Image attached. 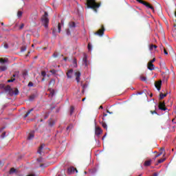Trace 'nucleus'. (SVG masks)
I'll list each match as a JSON object with an SVG mask.
<instances>
[{
	"instance_id": "4be33fe9",
	"label": "nucleus",
	"mask_w": 176,
	"mask_h": 176,
	"mask_svg": "<svg viewBox=\"0 0 176 176\" xmlns=\"http://www.w3.org/2000/svg\"><path fill=\"white\" fill-rule=\"evenodd\" d=\"M6 91H12L13 89H12V87L10 85H7L5 88Z\"/></svg>"
},
{
	"instance_id": "e2e57ef3",
	"label": "nucleus",
	"mask_w": 176,
	"mask_h": 176,
	"mask_svg": "<svg viewBox=\"0 0 176 176\" xmlns=\"http://www.w3.org/2000/svg\"><path fill=\"white\" fill-rule=\"evenodd\" d=\"M67 60H68V58H67V57L64 58L65 61H67Z\"/></svg>"
},
{
	"instance_id": "9d476101",
	"label": "nucleus",
	"mask_w": 176,
	"mask_h": 176,
	"mask_svg": "<svg viewBox=\"0 0 176 176\" xmlns=\"http://www.w3.org/2000/svg\"><path fill=\"white\" fill-rule=\"evenodd\" d=\"M82 63L85 67H87V54H83Z\"/></svg>"
},
{
	"instance_id": "f03ea898",
	"label": "nucleus",
	"mask_w": 176,
	"mask_h": 176,
	"mask_svg": "<svg viewBox=\"0 0 176 176\" xmlns=\"http://www.w3.org/2000/svg\"><path fill=\"white\" fill-rule=\"evenodd\" d=\"M47 16H48L47 12H45L44 15L41 18V21L45 28H47V27H49V19L47 18Z\"/></svg>"
},
{
	"instance_id": "f704fd0d",
	"label": "nucleus",
	"mask_w": 176,
	"mask_h": 176,
	"mask_svg": "<svg viewBox=\"0 0 176 176\" xmlns=\"http://www.w3.org/2000/svg\"><path fill=\"white\" fill-rule=\"evenodd\" d=\"M58 32H61V23L58 24Z\"/></svg>"
},
{
	"instance_id": "774afa93",
	"label": "nucleus",
	"mask_w": 176,
	"mask_h": 176,
	"mask_svg": "<svg viewBox=\"0 0 176 176\" xmlns=\"http://www.w3.org/2000/svg\"><path fill=\"white\" fill-rule=\"evenodd\" d=\"M103 116H107V113H103Z\"/></svg>"
},
{
	"instance_id": "bf43d9fd",
	"label": "nucleus",
	"mask_w": 176,
	"mask_h": 176,
	"mask_svg": "<svg viewBox=\"0 0 176 176\" xmlns=\"http://www.w3.org/2000/svg\"><path fill=\"white\" fill-rule=\"evenodd\" d=\"M107 113H110V115L113 113L112 112H110L109 110H107Z\"/></svg>"
},
{
	"instance_id": "a19ab883",
	"label": "nucleus",
	"mask_w": 176,
	"mask_h": 176,
	"mask_svg": "<svg viewBox=\"0 0 176 176\" xmlns=\"http://www.w3.org/2000/svg\"><path fill=\"white\" fill-rule=\"evenodd\" d=\"M14 94H15V96H17L19 94V89H15V90L14 91Z\"/></svg>"
},
{
	"instance_id": "0e129e2a",
	"label": "nucleus",
	"mask_w": 176,
	"mask_h": 176,
	"mask_svg": "<svg viewBox=\"0 0 176 176\" xmlns=\"http://www.w3.org/2000/svg\"><path fill=\"white\" fill-rule=\"evenodd\" d=\"M103 108L102 106H100L99 109H102Z\"/></svg>"
},
{
	"instance_id": "2eb2a0df",
	"label": "nucleus",
	"mask_w": 176,
	"mask_h": 176,
	"mask_svg": "<svg viewBox=\"0 0 176 176\" xmlns=\"http://www.w3.org/2000/svg\"><path fill=\"white\" fill-rule=\"evenodd\" d=\"M152 164V160H146L144 162V166L145 167H148Z\"/></svg>"
},
{
	"instance_id": "052dcab7",
	"label": "nucleus",
	"mask_w": 176,
	"mask_h": 176,
	"mask_svg": "<svg viewBox=\"0 0 176 176\" xmlns=\"http://www.w3.org/2000/svg\"><path fill=\"white\" fill-rule=\"evenodd\" d=\"M73 63H74V64H76V59H74V60H73Z\"/></svg>"
},
{
	"instance_id": "aec40b11",
	"label": "nucleus",
	"mask_w": 176,
	"mask_h": 176,
	"mask_svg": "<svg viewBox=\"0 0 176 176\" xmlns=\"http://www.w3.org/2000/svg\"><path fill=\"white\" fill-rule=\"evenodd\" d=\"M32 111H34V109H30L26 114L24 116V119L28 118L29 115L31 113V112H32Z\"/></svg>"
},
{
	"instance_id": "680f3d73",
	"label": "nucleus",
	"mask_w": 176,
	"mask_h": 176,
	"mask_svg": "<svg viewBox=\"0 0 176 176\" xmlns=\"http://www.w3.org/2000/svg\"><path fill=\"white\" fill-rule=\"evenodd\" d=\"M69 129H71V126H67L66 130H69Z\"/></svg>"
},
{
	"instance_id": "20e7f679",
	"label": "nucleus",
	"mask_w": 176,
	"mask_h": 176,
	"mask_svg": "<svg viewBox=\"0 0 176 176\" xmlns=\"http://www.w3.org/2000/svg\"><path fill=\"white\" fill-rule=\"evenodd\" d=\"M104 32H105V28H104V25H102L101 29H99L98 32H95V35H98V36H102V35H104Z\"/></svg>"
},
{
	"instance_id": "2f4dec72",
	"label": "nucleus",
	"mask_w": 176,
	"mask_h": 176,
	"mask_svg": "<svg viewBox=\"0 0 176 176\" xmlns=\"http://www.w3.org/2000/svg\"><path fill=\"white\" fill-rule=\"evenodd\" d=\"M35 99V95H31L30 97H29V100L30 101H32L33 100Z\"/></svg>"
},
{
	"instance_id": "09e8293b",
	"label": "nucleus",
	"mask_w": 176,
	"mask_h": 176,
	"mask_svg": "<svg viewBox=\"0 0 176 176\" xmlns=\"http://www.w3.org/2000/svg\"><path fill=\"white\" fill-rule=\"evenodd\" d=\"M88 50L89 52H91V45H88Z\"/></svg>"
},
{
	"instance_id": "c756f323",
	"label": "nucleus",
	"mask_w": 176,
	"mask_h": 176,
	"mask_svg": "<svg viewBox=\"0 0 176 176\" xmlns=\"http://www.w3.org/2000/svg\"><path fill=\"white\" fill-rule=\"evenodd\" d=\"M14 173H16V169L14 168H11L10 170V174H14Z\"/></svg>"
},
{
	"instance_id": "7c9ffc66",
	"label": "nucleus",
	"mask_w": 176,
	"mask_h": 176,
	"mask_svg": "<svg viewBox=\"0 0 176 176\" xmlns=\"http://www.w3.org/2000/svg\"><path fill=\"white\" fill-rule=\"evenodd\" d=\"M49 126L50 127H53V126H54V121L50 120V122H49Z\"/></svg>"
},
{
	"instance_id": "a18cd8bd",
	"label": "nucleus",
	"mask_w": 176,
	"mask_h": 176,
	"mask_svg": "<svg viewBox=\"0 0 176 176\" xmlns=\"http://www.w3.org/2000/svg\"><path fill=\"white\" fill-rule=\"evenodd\" d=\"M162 155H163V152H162V151L160 152L159 154L156 155H155V158H156V157H159V156H162Z\"/></svg>"
},
{
	"instance_id": "5701e85b",
	"label": "nucleus",
	"mask_w": 176,
	"mask_h": 176,
	"mask_svg": "<svg viewBox=\"0 0 176 176\" xmlns=\"http://www.w3.org/2000/svg\"><path fill=\"white\" fill-rule=\"evenodd\" d=\"M164 97H167V94L161 93L160 94V100H163V98H164Z\"/></svg>"
},
{
	"instance_id": "4468645a",
	"label": "nucleus",
	"mask_w": 176,
	"mask_h": 176,
	"mask_svg": "<svg viewBox=\"0 0 176 176\" xmlns=\"http://www.w3.org/2000/svg\"><path fill=\"white\" fill-rule=\"evenodd\" d=\"M56 85V80L54 79H51L50 82H49V86L50 87H53Z\"/></svg>"
},
{
	"instance_id": "603ef678",
	"label": "nucleus",
	"mask_w": 176,
	"mask_h": 176,
	"mask_svg": "<svg viewBox=\"0 0 176 176\" xmlns=\"http://www.w3.org/2000/svg\"><path fill=\"white\" fill-rule=\"evenodd\" d=\"M160 152H162V153H163V152H165V151H164V148H160Z\"/></svg>"
},
{
	"instance_id": "49530a36",
	"label": "nucleus",
	"mask_w": 176,
	"mask_h": 176,
	"mask_svg": "<svg viewBox=\"0 0 176 176\" xmlns=\"http://www.w3.org/2000/svg\"><path fill=\"white\" fill-rule=\"evenodd\" d=\"M24 28V23H21V25L19 26V30H23Z\"/></svg>"
},
{
	"instance_id": "3c124183",
	"label": "nucleus",
	"mask_w": 176,
	"mask_h": 176,
	"mask_svg": "<svg viewBox=\"0 0 176 176\" xmlns=\"http://www.w3.org/2000/svg\"><path fill=\"white\" fill-rule=\"evenodd\" d=\"M58 56V54H57V52H55L54 54H53V57H57Z\"/></svg>"
},
{
	"instance_id": "ea45409f",
	"label": "nucleus",
	"mask_w": 176,
	"mask_h": 176,
	"mask_svg": "<svg viewBox=\"0 0 176 176\" xmlns=\"http://www.w3.org/2000/svg\"><path fill=\"white\" fill-rule=\"evenodd\" d=\"M155 61H156V58H153L151 60H150L148 63H149L150 64H153V63H155Z\"/></svg>"
},
{
	"instance_id": "e433bc0d",
	"label": "nucleus",
	"mask_w": 176,
	"mask_h": 176,
	"mask_svg": "<svg viewBox=\"0 0 176 176\" xmlns=\"http://www.w3.org/2000/svg\"><path fill=\"white\" fill-rule=\"evenodd\" d=\"M28 86V87H33L34 83L32 82H29Z\"/></svg>"
},
{
	"instance_id": "13d9d810",
	"label": "nucleus",
	"mask_w": 176,
	"mask_h": 176,
	"mask_svg": "<svg viewBox=\"0 0 176 176\" xmlns=\"http://www.w3.org/2000/svg\"><path fill=\"white\" fill-rule=\"evenodd\" d=\"M16 76H17V74H14L12 75V78H16Z\"/></svg>"
},
{
	"instance_id": "cd10ccee",
	"label": "nucleus",
	"mask_w": 176,
	"mask_h": 176,
	"mask_svg": "<svg viewBox=\"0 0 176 176\" xmlns=\"http://www.w3.org/2000/svg\"><path fill=\"white\" fill-rule=\"evenodd\" d=\"M74 111H75V107H74V106L70 107V115H72Z\"/></svg>"
},
{
	"instance_id": "473e14b6",
	"label": "nucleus",
	"mask_w": 176,
	"mask_h": 176,
	"mask_svg": "<svg viewBox=\"0 0 176 176\" xmlns=\"http://www.w3.org/2000/svg\"><path fill=\"white\" fill-rule=\"evenodd\" d=\"M21 16H23V12L19 10L17 12V16L21 17Z\"/></svg>"
},
{
	"instance_id": "37998d69",
	"label": "nucleus",
	"mask_w": 176,
	"mask_h": 176,
	"mask_svg": "<svg viewBox=\"0 0 176 176\" xmlns=\"http://www.w3.org/2000/svg\"><path fill=\"white\" fill-rule=\"evenodd\" d=\"M1 138H5V137H6V132H3L1 135Z\"/></svg>"
},
{
	"instance_id": "de8ad7c7",
	"label": "nucleus",
	"mask_w": 176,
	"mask_h": 176,
	"mask_svg": "<svg viewBox=\"0 0 176 176\" xmlns=\"http://www.w3.org/2000/svg\"><path fill=\"white\" fill-rule=\"evenodd\" d=\"M150 112H151V113L152 115H154V113H155V115H157V112H156L155 110H154V111H151Z\"/></svg>"
},
{
	"instance_id": "c03bdc74",
	"label": "nucleus",
	"mask_w": 176,
	"mask_h": 176,
	"mask_svg": "<svg viewBox=\"0 0 176 176\" xmlns=\"http://www.w3.org/2000/svg\"><path fill=\"white\" fill-rule=\"evenodd\" d=\"M66 34L67 35H71V31H69V29L66 30Z\"/></svg>"
},
{
	"instance_id": "f257e3e1",
	"label": "nucleus",
	"mask_w": 176,
	"mask_h": 176,
	"mask_svg": "<svg viewBox=\"0 0 176 176\" xmlns=\"http://www.w3.org/2000/svg\"><path fill=\"white\" fill-rule=\"evenodd\" d=\"M87 9H93L97 13V9L101 6V3H97L96 0H87Z\"/></svg>"
},
{
	"instance_id": "39448f33",
	"label": "nucleus",
	"mask_w": 176,
	"mask_h": 176,
	"mask_svg": "<svg viewBox=\"0 0 176 176\" xmlns=\"http://www.w3.org/2000/svg\"><path fill=\"white\" fill-rule=\"evenodd\" d=\"M158 108L160 111H167V107H166V103H164V102H160L158 105Z\"/></svg>"
},
{
	"instance_id": "0eeeda50",
	"label": "nucleus",
	"mask_w": 176,
	"mask_h": 176,
	"mask_svg": "<svg viewBox=\"0 0 176 176\" xmlns=\"http://www.w3.org/2000/svg\"><path fill=\"white\" fill-rule=\"evenodd\" d=\"M155 87H156L157 90H158V91H160V89H162V80L155 82Z\"/></svg>"
},
{
	"instance_id": "72a5a7b5",
	"label": "nucleus",
	"mask_w": 176,
	"mask_h": 176,
	"mask_svg": "<svg viewBox=\"0 0 176 176\" xmlns=\"http://www.w3.org/2000/svg\"><path fill=\"white\" fill-rule=\"evenodd\" d=\"M166 160V157H164V158H161L158 160V163L160 164V163H163V162H164Z\"/></svg>"
},
{
	"instance_id": "864d4df0",
	"label": "nucleus",
	"mask_w": 176,
	"mask_h": 176,
	"mask_svg": "<svg viewBox=\"0 0 176 176\" xmlns=\"http://www.w3.org/2000/svg\"><path fill=\"white\" fill-rule=\"evenodd\" d=\"M3 162L0 161V167H3Z\"/></svg>"
},
{
	"instance_id": "9b49d317",
	"label": "nucleus",
	"mask_w": 176,
	"mask_h": 176,
	"mask_svg": "<svg viewBox=\"0 0 176 176\" xmlns=\"http://www.w3.org/2000/svg\"><path fill=\"white\" fill-rule=\"evenodd\" d=\"M7 49H9V45H1L0 46L1 52H5V50H7Z\"/></svg>"
},
{
	"instance_id": "6e6552de",
	"label": "nucleus",
	"mask_w": 176,
	"mask_h": 176,
	"mask_svg": "<svg viewBox=\"0 0 176 176\" xmlns=\"http://www.w3.org/2000/svg\"><path fill=\"white\" fill-rule=\"evenodd\" d=\"M75 171H76V173H78V170L73 166H71V167L68 168V169H67V173L69 174H72V173H75Z\"/></svg>"
},
{
	"instance_id": "b1692460",
	"label": "nucleus",
	"mask_w": 176,
	"mask_h": 176,
	"mask_svg": "<svg viewBox=\"0 0 176 176\" xmlns=\"http://www.w3.org/2000/svg\"><path fill=\"white\" fill-rule=\"evenodd\" d=\"M0 63L1 64H5V63H8V58H0Z\"/></svg>"
},
{
	"instance_id": "423d86ee",
	"label": "nucleus",
	"mask_w": 176,
	"mask_h": 176,
	"mask_svg": "<svg viewBox=\"0 0 176 176\" xmlns=\"http://www.w3.org/2000/svg\"><path fill=\"white\" fill-rule=\"evenodd\" d=\"M66 75H67L68 79H72V77L74 76V69H69L66 73Z\"/></svg>"
},
{
	"instance_id": "6ab92c4d",
	"label": "nucleus",
	"mask_w": 176,
	"mask_h": 176,
	"mask_svg": "<svg viewBox=\"0 0 176 176\" xmlns=\"http://www.w3.org/2000/svg\"><path fill=\"white\" fill-rule=\"evenodd\" d=\"M34 137H35V135H34V132H32L29 133L28 140H34Z\"/></svg>"
},
{
	"instance_id": "5fc2aeb1",
	"label": "nucleus",
	"mask_w": 176,
	"mask_h": 176,
	"mask_svg": "<svg viewBox=\"0 0 176 176\" xmlns=\"http://www.w3.org/2000/svg\"><path fill=\"white\" fill-rule=\"evenodd\" d=\"M13 82V80H12V78H10V80H8V83H10Z\"/></svg>"
},
{
	"instance_id": "8fccbe9b",
	"label": "nucleus",
	"mask_w": 176,
	"mask_h": 176,
	"mask_svg": "<svg viewBox=\"0 0 176 176\" xmlns=\"http://www.w3.org/2000/svg\"><path fill=\"white\" fill-rule=\"evenodd\" d=\"M49 118V113H46L45 115L44 116V119H47Z\"/></svg>"
},
{
	"instance_id": "4d7b16f0",
	"label": "nucleus",
	"mask_w": 176,
	"mask_h": 176,
	"mask_svg": "<svg viewBox=\"0 0 176 176\" xmlns=\"http://www.w3.org/2000/svg\"><path fill=\"white\" fill-rule=\"evenodd\" d=\"M164 54H168V52H167V51L166 50H164Z\"/></svg>"
},
{
	"instance_id": "58836bf2",
	"label": "nucleus",
	"mask_w": 176,
	"mask_h": 176,
	"mask_svg": "<svg viewBox=\"0 0 176 176\" xmlns=\"http://www.w3.org/2000/svg\"><path fill=\"white\" fill-rule=\"evenodd\" d=\"M102 126L103 129H105L107 130V124L105 122H102Z\"/></svg>"
},
{
	"instance_id": "ddd939ff",
	"label": "nucleus",
	"mask_w": 176,
	"mask_h": 176,
	"mask_svg": "<svg viewBox=\"0 0 176 176\" xmlns=\"http://www.w3.org/2000/svg\"><path fill=\"white\" fill-rule=\"evenodd\" d=\"M147 68L148 69H149L150 71H153V69H155V65H153V63H148L147 64Z\"/></svg>"
},
{
	"instance_id": "a878e982",
	"label": "nucleus",
	"mask_w": 176,
	"mask_h": 176,
	"mask_svg": "<svg viewBox=\"0 0 176 176\" xmlns=\"http://www.w3.org/2000/svg\"><path fill=\"white\" fill-rule=\"evenodd\" d=\"M150 50H153V49H157V45H151L149 47Z\"/></svg>"
},
{
	"instance_id": "6e6d98bb",
	"label": "nucleus",
	"mask_w": 176,
	"mask_h": 176,
	"mask_svg": "<svg viewBox=\"0 0 176 176\" xmlns=\"http://www.w3.org/2000/svg\"><path fill=\"white\" fill-rule=\"evenodd\" d=\"M11 80H13V82H14L16 80V78H14V77H11Z\"/></svg>"
},
{
	"instance_id": "a211bd4d",
	"label": "nucleus",
	"mask_w": 176,
	"mask_h": 176,
	"mask_svg": "<svg viewBox=\"0 0 176 176\" xmlns=\"http://www.w3.org/2000/svg\"><path fill=\"white\" fill-rule=\"evenodd\" d=\"M69 28H75V27H76V23L74 21H71L69 23Z\"/></svg>"
},
{
	"instance_id": "f8f14e48",
	"label": "nucleus",
	"mask_w": 176,
	"mask_h": 176,
	"mask_svg": "<svg viewBox=\"0 0 176 176\" xmlns=\"http://www.w3.org/2000/svg\"><path fill=\"white\" fill-rule=\"evenodd\" d=\"M102 133V130H101L100 127L96 126V131H95V134L96 135H100Z\"/></svg>"
},
{
	"instance_id": "c9c22d12",
	"label": "nucleus",
	"mask_w": 176,
	"mask_h": 176,
	"mask_svg": "<svg viewBox=\"0 0 176 176\" xmlns=\"http://www.w3.org/2000/svg\"><path fill=\"white\" fill-rule=\"evenodd\" d=\"M25 50H27V47H25V46H23L21 48V52H25Z\"/></svg>"
},
{
	"instance_id": "7ed1b4c3",
	"label": "nucleus",
	"mask_w": 176,
	"mask_h": 176,
	"mask_svg": "<svg viewBox=\"0 0 176 176\" xmlns=\"http://www.w3.org/2000/svg\"><path fill=\"white\" fill-rule=\"evenodd\" d=\"M136 1H137V2H139V3H142V5H144V6H146V8L151 9V10H153V12H155V8H153V6H151V4H149V3L144 1L143 0H136Z\"/></svg>"
},
{
	"instance_id": "bb28decb",
	"label": "nucleus",
	"mask_w": 176,
	"mask_h": 176,
	"mask_svg": "<svg viewBox=\"0 0 176 176\" xmlns=\"http://www.w3.org/2000/svg\"><path fill=\"white\" fill-rule=\"evenodd\" d=\"M41 76H43L42 81L43 82L45 80V76H46V72H42Z\"/></svg>"
},
{
	"instance_id": "412c9836",
	"label": "nucleus",
	"mask_w": 176,
	"mask_h": 176,
	"mask_svg": "<svg viewBox=\"0 0 176 176\" xmlns=\"http://www.w3.org/2000/svg\"><path fill=\"white\" fill-rule=\"evenodd\" d=\"M43 149V146L41 145L39 146L38 151H37V153H38L39 155H42V150Z\"/></svg>"
},
{
	"instance_id": "393cba45",
	"label": "nucleus",
	"mask_w": 176,
	"mask_h": 176,
	"mask_svg": "<svg viewBox=\"0 0 176 176\" xmlns=\"http://www.w3.org/2000/svg\"><path fill=\"white\" fill-rule=\"evenodd\" d=\"M6 69H8V67H6V66L5 65H1L0 67V71L1 72L6 71Z\"/></svg>"
},
{
	"instance_id": "79ce46f5",
	"label": "nucleus",
	"mask_w": 176,
	"mask_h": 176,
	"mask_svg": "<svg viewBox=\"0 0 176 176\" xmlns=\"http://www.w3.org/2000/svg\"><path fill=\"white\" fill-rule=\"evenodd\" d=\"M52 35L56 37V28L52 29Z\"/></svg>"
},
{
	"instance_id": "f3484780",
	"label": "nucleus",
	"mask_w": 176,
	"mask_h": 176,
	"mask_svg": "<svg viewBox=\"0 0 176 176\" xmlns=\"http://www.w3.org/2000/svg\"><path fill=\"white\" fill-rule=\"evenodd\" d=\"M22 76L24 79H26L27 76H28V72H27L26 70H23L22 72Z\"/></svg>"
},
{
	"instance_id": "dca6fc26",
	"label": "nucleus",
	"mask_w": 176,
	"mask_h": 176,
	"mask_svg": "<svg viewBox=\"0 0 176 176\" xmlns=\"http://www.w3.org/2000/svg\"><path fill=\"white\" fill-rule=\"evenodd\" d=\"M49 91H50V97H53V96H54V94H56V91H54V89L49 88Z\"/></svg>"
},
{
	"instance_id": "69168bd1",
	"label": "nucleus",
	"mask_w": 176,
	"mask_h": 176,
	"mask_svg": "<svg viewBox=\"0 0 176 176\" xmlns=\"http://www.w3.org/2000/svg\"><path fill=\"white\" fill-rule=\"evenodd\" d=\"M1 25H5V24L3 23V22H1Z\"/></svg>"
},
{
	"instance_id": "c85d7f7f",
	"label": "nucleus",
	"mask_w": 176,
	"mask_h": 176,
	"mask_svg": "<svg viewBox=\"0 0 176 176\" xmlns=\"http://www.w3.org/2000/svg\"><path fill=\"white\" fill-rule=\"evenodd\" d=\"M50 72L51 74H52L53 75H56V74H57V70L53 69H51V70L50 71Z\"/></svg>"
},
{
	"instance_id": "1a4fd4ad",
	"label": "nucleus",
	"mask_w": 176,
	"mask_h": 176,
	"mask_svg": "<svg viewBox=\"0 0 176 176\" xmlns=\"http://www.w3.org/2000/svg\"><path fill=\"white\" fill-rule=\"evenodd\" d=\"M75 76H76V80L77 83H79V82L80 80V72H76L75 73Z\"/></svg>"
},
{
	"instance_id": "338daca9",
	"label": "nucleus",
	"mask_w": 176,
	"mask_h": 176,
	"mask_svg": "<svg viewBox=\"0 0 176 176\" xmlns=\"http://www.w3.org/2000/svg\"><path fill=\"white\" fill-rule=\"evenodd\" d=\"M86 100V98H82V101H85Z\"/></svg>"
},
{
	"instance_id": "4c0bfd02",
	"label": "nucleus",
	"mask_w": 176,
	"mask_h": 176,
	"mask_svg": "<svg viewBox=\"0 0 176 176\" xmlns=\"http://www.w3.org/2000/svg\"><path fill=\"white\" fill-rule=\"evenodd\" d=\"M141 80H142L143 82H146V77L145 76H141L140 77Z\"/></svg>"
}]
</instances>
